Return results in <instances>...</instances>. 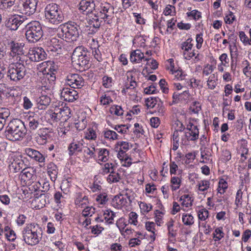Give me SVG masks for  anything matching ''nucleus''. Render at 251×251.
<instances>
[{
    "label": "nucleus",
    "instance_id": "nucleus-40",
    "mask_svg": "<svg viewBox=\"0 0 251 251\" xmlns=\"http://www.w3.org/2000/svg\"><path fill=\"white\" fill-rule=\"evenodd\" d=\"M118 133L124 134L127 133L129 126L127 125H119L112 126Z\"/></svg>",
    "mask_w": 251,
    "mask_h": 251
},
{
    "label": "nucleus",
    "instance_id": "nucleus-43",
    "mask_svg": "<svg viewBox=\"0 0 251 251\" xmlns=\"http://www.w3.org/2000/svg\"><path fill=\"white\" fill-rule=\"evenodd\" d=\"M109 112L111 114H115L117 116H121L123 114L124 110L121 106L114 105L110 108Z\"/></svg>",
    "mask_w": 251,
    "mask_h": 251
},
{
    "label": "nucleus",
    "instance_id": "nucleus-23",
    "mask_svg": "<svg viewBox=\"0 0 251 251\" xmlns=\"http://www.w3.org/2000/svg\"><path fill=\"white\" fill-rule=\"evenodd\" d=\"M37 108L39 109H45L50 102V99L47 95H42L36 99Z\"/></svg>",
    "mask_w": 251,
    "mask_h": 251
},
{
    "label": "nucleus",
    "instance_id": "nucleus-34",
    "mask_svg": "<svg viewBox=\"0 0 251 251\" xmlns=\"http://www.w3.org/2000/svg\"><path fill=\"white\" fill-rule=\"evenodd\" d=\"M218 81L217 76L214 74H212L207 80V86L209 89L213 90L217 85V81Z\"/></svg>",
    "mask_w": 251,
    "mask_h": 251
},
{
    "label": "nucleus",
    "instance_id": "nucleus-42",
    "mask_svg": "<svg viewBox=\"0 0 251 251\" xmlns=\"http://www.w3.org/2000/svg\"><path fill=\"white\" fill-rule=\"evenodd\" d=\"M228 184L226 181L224 179H221L219 181L218 188V193L220 194H224L227 188Z\"/></svg>",
    "mask_w": 251,
    "mask_h": 251
},
{
    "label": "nucleus",
    "instance_id": "nucleus-2",
    "mask_svg": "<svg viewBox=\"0 0 251 251\" xmlns=\"http://www.w3.org/2000/svg\"><path fill=\"white\" fill-rule=\"evenodd\" d=\"M27 130L21 120L14 119L10 122L6 128L5 136L10 141L20 140L25 135Z\"/></svg>",
    "mask_w": 251,
    "mask_h": 251
},
{
    "label": "nucleus",
    "instance_id": "nucleus-22",
    "mask_svg": "<svg viewBox=\"0 0 251 251\" xmlns=\"http://www.w3.org/2000/svg\"><path fill=\"white\" fill-rule=\"evenodd\" d=\"M20 175L22 179L24 181L33 180L35 177V170L32 167L24 168L22 171Z\"/></svg>",
    "mask_w": 251,
    "mask_h": 251
},
{
    "label": "nucleus",
    "instance_id": "nucleus-27",
    "mask_svg": "<svg viewBox=\"0 0 251 251\" xmlns=\"http://www.w3.org/2000/svg\"><path fill=\"white\" fill-rule=\"evenodd\" d=\"M193 129L187 130L185 136L190 141H195L199 138V130L198 127H193Z\"/></svg>",
    "mask_w": 251,
    "mask_h": 251
},
{
    "label": "nucleus",
    "instance_id": "nucleus-53",
    "mask_svg": "<svg viewBox=\"0 0 251 251\" xmlns=\"http://www.w3.org/2000/svg\"><path fill=\"white\" fill-rule=\"evenodd\" d=\"M116 225L121 231L124 230L127 226L125 219L123 217L119 218L117 221Z\"/></svg>",
    "mask_w": 251,
    "mask_h": 251
},
{
    "label": "nucleus",
    "instance_id": "nucleus-63",
    "mask_svg": "<svg viewBox=\"0 0 251 251\" xmlns=\"http://www.w3.org/2000/svg\"><path fill=\"white\" fill-rule=\"evenodd\" d=\"M4 235L6 238L9 241L13 242L16 239V233L13 229H11Z\"/></svg>",
    "mask_w": 251,
    "mask_h": 251
},
{
    "label": "nucleus",
    "instance_id": "nucleus-48",
    "mask_svg": "<svg viewBox=\"0 0 251 251\" xmlns=\"http://www.w3.org/2000/svg\"><path fill=\"white\" fill-rule=\"evenodd\" d=\"M113 101L109 96L104 94L100 98V103L103 105H108Z\"/></svg>",
    "mask_w": 251,
    "mask_h": 251
},
{
    "label": "nucleus",
    "instance_id": "nucleus-38",
    "mask_svg": "<svg viewBox=\"0 0 251 251\" xmlns=\"http://www.w3.org/2000/svg\"><path fill=\"white\" fill-rule=\"evenodd\" d=\"M174 126H175V131L174 132V137L175 136L176 138V137L178 136V134H177L178 132L183 131L185 129V126L182 122L179 120L176 121Z\"/></svg>",
    "mask_w": 251,
    "mask_h": 251
},
{
    "label": "nucleus",
    "instance_id": "nucleus-3",
    "mask_svg": "<svg viewBox=\"0 0 251 251\" xmlns=\"http://www.w3.org/2000/svg\"><path fill=\"white\" fill-rule=\"evenodd\" d=\"M23 240L28 245L38 244L42 237V230L40 226L33 223L26 225L22 230Z\"/></svg>",
    "mask_w": 251,
    "mask_h": 251
},
{
    "label": "nucleus",
    "instance_id": "nucleus-58",
    "mask_svg": "<svg viewBox=\"0 0 251 251\" xmlns=\"http://www.w3.org/2000/svg\"><path fill=\"white\" fill-rule=\"evenodd\" d=\"M9 116V112L7 109L1 108L0 109V120L5 123L6 119Z\"/></svg>",
    "mask_w": 251,
    "mask_h": 251
},
{
    "label": "nucleus",
    "instance_id": "nucleus-52",
    "mask_svg": "<svg viewBox=\"0 0 251 251\" xmlns=\"http://www.w3.org/2000/svg\"><path fill=\"white\" fill-rule=\"evenodd\" d=\"M136 85V82L135 80H131L129 84L127 83L125 85L124 88L122 90V93H126L129 90L134 89Z\"/></svg>",
    "mask_w": 251,
    "mask_h": 251
},
{
    "label": "nucleus",
    "instance_id": "nucleus-26",
    "mask_svg": "<svg viewBox=\"0 0 251 251\" xmlns=\"http://www.w3.org/2000/svg\"><path fill=\"white\" fill-rule=\"evenodd\" d=\"M58 173L57 167L53 163L50 162L48 165V174L52 181H55Z\"/></svg>",
    "mask_w": 251,
    "mask_h": 251
},
{
    "label": "nucleus",
    "instance_id": "nucleus-62",
    "mask_svg": "<svg viewBox=\"0 0 251 251\" xmlns=\"http://www.w3.org/2000/svg\"><path fill=\"white\" fill-rule=\"evenodd\" d=\"M140 208L142 211L147 213L152 209V205L151 204H147L144 202H141L139 204Z\"/></svg>",
    "mask_w": 251,
    "mask_h": 251
},
{
    "label": "nucleus",
    "instance_id": "nucleus-25",
    "mask_svg": "<svg viewBox=\"0 0 251 251\" xmlns=\"http://www.w3.org/2000/svg\"><path fill=\"white\" fill-rule=\"evenodd\" d=\"M144 58V53L139 50L132 51L130 53V60L132 63H139Z\"/></svg>",
    "mask_w": 251,
    "mask_h": 251
},
{
    "label": "nucleus",
    "instance_id": "nucleus-30",
    "mask_svg": "<svg viewBox=\"0 0 251 251\" xmlns=\"http://www.w3.org/2000/svg\"><path fill=\"white\" fill-rule=\"evenodd\" d=\"M121 179L120 174L116 172L114 170L111 171L107 178V181L110 183H116Z\"/></svg>",
    "mask_w": 251,
    "mask_h": 251
},
{
    "label": "nucleus",
    "instance_id": "nucleus-51",
    "mask_svg": "<svg viewBox=\"0 0 251 251\" xmlns=\"http://www.w3.org/2000/svg\"><path fill=\"white\" fill-rule=\"evenodd\" d=\"M96 201L100 204H104L108 201L107 195L105 193L100 194L97 196Z\"/></svg>",
    "mask_w": 251,
    "mask_h": 251
},
{
    "label": "nucleus",
    "instance_id": "nucleus-50",
    "mask_svg": "<svg viewBox=\"0 0 251 251\" xmlns=\"http://www.w3.org/2000/svg\"><path fill=\"white\" fill-rule=\"evenodd\" d=\"M201 110V105L198 101H194L190 107V110L194 114H198Z\"/></svg>",
    "mask_w": 251,
    "mask_h": 251
},
{
    "label": "nucleus",
    "instance_id": "nucleus-15",
    "mask_svg": "<svg viewBox=\"0 0 251 251\" xmlns=\"http://www.w3.org/2000/svg\"><path fill=\"white\" fill-rule=\"evenodd\" d=\"M61 96L64 100L73 102L78 98V93L74 89L63 87L61 91Z\"/></svg>",
    "mask_w": 251,
    "mask_h": 251
},
{
    "label": "nucleus",
    "instance_id": "nucleus-56",
    "mask_svg": "<svg viewBox=\"0 0 251 251\" xmlns=\"http://www.w3.org/2000/svg\"><path fill=\"white\" fill-rule=\"evenodd\" d=\"M118 153L117 154L118 157L120 159H125L126 160V162L127 164V166H129L131 164V162L129 160H130V158H128V157L125 158V153L126 151H124L122 150H120L118 148Z\"/></svg>",
    "mask_w": 251,
    "mask_h": 251
},
{
    "label": "nucleus",
    "instance_id": "nucleus-29",
    "mask_svg": "<svg viewBox=\"0 0 251 251\" xmlns=\"http://www.w3.org/2000/svg\"><path fill=\"white\" fill-rule=\"evenodd\" d=\"M161 100L158 97H151L147 98L146 100V104L148 108H155V106L158 104L159 101Z\"/></svg>",
    "mask_w": 251,
    "mask_h": 251
},
{
    "label": "nucleus",
    "instance_id": "nucleus-55",
    "mask_svg": "<svg viewBox=\"0 0 251 251\" xmlns=\"http://www.w3.org/2000/svg\"><path fill=\"white\" fill-rule=\"evenodd\" d=\"M186 14L188 17H192L195 20H197L201 18V13L197 10H192L190 12H187Z\"/></svg>",
    "mask_w": 251,
    "mask_h": 251
},
{
    "label": "nucleus",
    "instance_id": "nucleus-57",
    "mask_svg": "<svg viewBox=\"0 0 251 251\" xmlns=\"http://www.w3.org/2000/svg\"><path fill=\"white\" fill-rule=\"evenodd\" d=\"M89 228L91 229V233L93 234L99 235L100 234L101 231L104 229V228L99 225H96L94 226H90Z\"/></svg>",
    "mask_w": 251,
    "mask_h": 251
},
{
    "label": "nucleus",
    "instance_id": "nucleus-32",
    "mask_svg": "<svg viewBox=\"0 0 251 251\" xmlns=\"http://www.w3.org/2000/svg\"><path fill=\"white\" fill-rule=\"evenodd\" d=\"M24 166V162L22 160H14L10 165L11 169H13L15 173L20 171Z\"/></svg>",
    "mask_w": 251,
    "mask_h": 251
},
{
    "label": "nucleus",
    "instance_id": "nucleus-31",
    "mask_svg": "<svg viewBox=\"0 0 251 251\" xmlns=\"http://www.w3.org/2000/svg\"><path fill=\"white\" fill-rule=\"evenodd\" d=\"M102 133L104 138L107 139L115 140L118 139V135L113 130L106 129Z\"/></svg>",
    "mask_w": 251,
    "mask_h": 251
},
{
    "label": "nucleus",
    "instance_id": "nucleus-1",
    "mask_svg": "<svg viewBox=\"0 0 251 251\" xmlns=\"http://www.w3.org/2000/svg\"><path fill=\"white\" fill-rule=\"evenodd\" d=\"M80 29L78 23L70 21L59 26L57 36L68 42L76 41L79 38Z\"/></svg>",
    "mask_w": 251,
    "mask_h": 251
},
{
    "label": "nucleus",
    "instance_id": "nucleus-13",
    "mask_svg": "<svg viewBox=\"0 0 251 251\" xmlns=\"http://www.w3.org/2000/svg\"><path fill=\"white\" fill-rule=\"evenodd\" d=\"M24 22V18L19 15H12L6 21L5 25L10 30H16Z\"/></svg>",
    "mask_w": 251,
    "mask_h": 251
},
{
    "label": "nucleus",
    "instance_id": "nucleus-11",
    "mask_svg": "<svg viewBox=\"0 0 251 251\" xmlns=\"http://www.w3.org/2000/svg\"><path fill=\"white\" fill-rule=\"evenodd\" d=\"M27 121L30 131L40 129L43 125L40 116L38 114L33 112L29 114Z\"/></svg>",
    "mask_w": 251,
    "mask_h": 251
},
{
    "label": "nucleus",
    "instance_id": "nucleus-20",
    "mask_svg": "<svg viewBox=\"0 0 251 251\" xmlns=\"http://www.w3.org/2000/svg\"><path fill=\"white\" fill-rule=\"evenodd\" d=\"M127 203L126 198L123 194H119L112 199L111 204L115 208L121 209L126 206Z\"/></svg>",
    "mask_w": 251,
    "mask_h": 251
},
{
    "label": "nucleus",
    "instance_id": "nucleus-21",
    "mask_svg": "<svg viewBox=\"0 0 251 251\" xmlns=\"http://www.w3.org/2000/svg\"><path fill=\"white\" fill-rule=\"evenodd\" d=\"M25 152L28 156L34 159L36 161L40 163H43L45 162V156L38 151L31 148H28L26 149Z\"/></svg>",
    "mask_w": 251,
    "mask_h": 251
},
{
    "label": "nucleus",
    "instance_id": "nucleus-49",
    "mask_svg": "<svg viewBox=\"0 0 251 251\" xmlns=\"http://www.w3.org/2000/svg\"><path fill=\"white\" fill-rule=\"evenodd\" d=\"M85 137L88 140H95L97 137L95 131L93 128H89L85 132Z\"/></svg>",
    "mask_w": 251,
    "mask_h": 251
},
{
    "label": "nucleus",
    "instance_id": "nucleus-19",
    "mask_svg": "<svg viewBox=\"0 0 251 251\" xmlns=\"http://www.w3.org/2000/svg\"><path fill=\"white\" fill-rule=\"evenodd\" d=\"M95 7L93 0H82L79 3V9L86 14L91 13Z\"/></svg>",
    "mask_w": 251,
    "mask_h": 251
},
{
    "label": "nucleus",
    "instance_id": "nucleus-9",
    "mask_svg": "<svg viewBox=\"0 0 251 251\" xmlns=\"http://www.w3.org/2000/svg\"><path fill=\"white\" fill-rule=\"evenodd\" d=\"M114 8L110 3L107 2L101 3L100 8L99 17L104 20L107 24H110L114 17Z\"/></svg>",
    "mask_w": 251,
    "mask_h": 251
},
{
    "label": "nucleus",
    "instance_id": "nucleus-64",
    "mask_svg": "<svg viewBox=\"0 0 251 251\" xmlns=\"http://www.w3.org/2000/svg\"><path fill=\"white\" fill-rule=\"evenodd\" d=\"M138 215L135 212H131L129 214V222L134 225H136L137 223Z\"/></svg>",
    "mask_w": 251,
    "mask_h": 251
},
{
    "label": "nucleus",
    "instance_id": "nucleus-17",
    "mask_svg": "<svg viewBox=\"0 0 251 251\" xmlns=\"http://www.w3.org/2000/svg\"><path fill=\"white\" fill-rule=\"evenodd\" d=\"M50 132L47 128H40L38 131L37 135L36 137V141L39 144H45L48 139L50 138Z\"/></svg>",
    "mask_w": 251,
    "mask_h": 251
},
{
    "label": "nucleus",
    "instance_id": "nucleus-35",
    "mask_svg": "<svg viewBox=\"0 0 251 251\" xmlns=\"http://www.w3.org/2000/svg\"><path fill=\"white\" fill-rule=\"evenodd\" d=\"M182 222L184 225L192 226L194 223L193 216L190 214H183L182 217Z\"/></svg>",
    "mask_w": 251,
    "mask_h": 251
},
{
    "label": "nucleus",
    "instance_id": "nucleus-54",
    "mask_svg": "<svg viewBox=\"0 0 251 251\" xmlns=\"http://www.w3.org/2000/svg\"><path fill=\"white\" fill-rule=\"evenodd\" d=\"M112 78L108 76H104L102 77V85L107 88H110L112 85Z\"/></svg>",
    "mask_w": 251,
    "mask_h": 251
},
{
    "label": "nucleus",
    "instance_id": "nucleus-5",
    "mask_svg": "<svg viewBox=\"0 0 251 251\" xmlns=\"http://www.w3.org/2000/svg\"><path fill=\"white\" fill-rule=\"evenodd\" d=\"M25 27V36L29 42L36 43L43 37V30L39 22L33 21L27 24Z\"/></svg>",
    "mask_w": 251,
    "mask_h": 251
},
{
    "label": "nucleus",
    "instance_id": "nucleus-60",
    "mask_svg": "<svg viewBox=\"0 0 251 251\" xmlns=\"http://www.w3.org/2000/svg\"><path fill=\"white\" fill-rule=\"evenodd\" d=\"M221 64H223L225 67H227L229 63V58L227 54L226 53H222L219 58Z\"/></svg>",
    "mask_w": 251,
    "mask_h": 251
},
{
    "label": "nucleus",
    "instance_id": "nucleus-7",
    "mask_svg": "<svg viewBox=\"0 0 251 251\" xmlns=\"http://www.w3.org/2000/svg\"><path fill=\"white\" fill-rule=\"evenodd\" d=\"M46 19L49 22L54 25H58L64 20L63 14L59 6L55 3L48 4L45 9Z\"/></svg>",
    "mask_w": 251,
    "mask_h": 251
},
{
    "label": "nucleus",
    "instance_id": "nucleus-44",
    "mask_svg": "<svg viewBox=\"0 0 251 251\" xmlns=\"http://www.w3.org/2000/svg\"><path fill=\"white\" fill-rule=\"evenodd\" d=\"M115 167L114 164L112 163H107L104 164L102 169V174L105 175L108 173H110L111 171L115 170Z\"/></svg>",
    "mask_w": 251,
    "mask_h": 251
},
{
    "label": "nucleus",
    "instance_id": "nucleus-39",
    "mask_svg": "<svg viewBox=\"0 0 251 251\" xmlns=\"http://www.w3.org/2000/svg\"><path fill=\"white\" fill-rule=\"evenodd\" d=\"M199 191H205L210 187V181L207 180H201L198 182L197 185Z\"/></svg>",
    "mask_w": 251,
    "mask_h": 251
},
{
    "label": "nucleus",
    "instance_id": "nucleus-6",
    "mask_svg": "<svg viewBox=\"0 0 251 251\" xmlns=\"http://www.w3.org/2000/svg\"><path fill=\"white\" fill-rule=\"evenodd\" d=\"M89 56L90 54L86 48L83 46H79L74 50L72 55V60L83 70H86L89 68L91 65Z\"/></svg>",
    "mask_w": 251,
    "mask_h": 251
},
{
    "label": "nucleus",
    "instance_id": "nucleus-16",
    "mask_svg": "<svg viewBox=\"0 0 251 251\" xmlns=\"http://www.w3.org/2000/svg\"><path fill=\"white\" fill-rule=\"evenodd\" d=\"M82 140L77 141L74 140L68 147L69 154L70 156L77 155L79 152L82 151Z\"/></svg>",
    "mask_w": 251,
    "mask_h": 251
},
{
    "label": "nucleus",
    "instance_id": "nucleus-18",
    "mask_svg": "<svg viewBox=\"0 0 251 251\" xmlns=\"http://www.w3.org/2000/svg\"><path fill=\"white\" fill-rule=\"evenodd\" d=\"M74 200L75 204L77 207L84 208L89 203L88 197L81 192H76Z\"/></svg>",
    "mask_w": 251,
    "mask_h": 251
},
{
    "label": "nucleus",
    "instance_id": "nucleus-61",
    "mask_svg": "<svg viewBox=\"0 0 251 251\" xmlns=\"http://www.w3.org/2000/svg\"><path fill=\"white\" fill-rule=\"evenodd\" d=\"M145 60L147 61V64L150 66L151 69L155 70L158 68V63L155 59L146 58Z\"/></svg>",
    "mask_w": 251,
    "mask_h": 251
},
{
    "label": "nucleus",
    "instance_id": "nucleus-8",
    "mask_svg": "<svg viewBox=\"0 0 251 251\" xmlns=\"http://www.w3.org/2000/svg\"><path fill=\"white\" fill-rule=\"evenodd\" d=\"M23 43H19L14 41H11L8 44V47L10 50L9 55L12 57L10 61H25L26 64L27 56L24 54Z\"/></svg>",
    "mask_w": 251,
    "mask_h": 251
},
{
    "label": "nucleus",
    "instance_id": "nucleus-12",
    "mask_svg": "<svg viewBox=\"0 0 251 251\" xmlns=\"http://www.w3.org/2000/svg\"><path fill=\"white\" fill-rule=\"evenodd\" d=\"M22 1L23 13L30 16L36 12L39 0H22Z\"/></svg>",
    "mask_w": 251,
    "mask_h": 251
},
{
    "label": "nucleus",
    "instance_id": "nucleus-47",
    "mask_svg": "<svg viewBox=\"0 0 251 251\" xmlns=\"http://www.w3.org/2000/svg\"><path fill=\"white\" fill-rule=\"evenodd\" d=\"M100 26V22L98 17L93 18L89 20L88 23V26L93 27L97 29H99Z\"/></svg>",
    "mask_w": 251,
    "mask_h": 251
},
{
    "label": "nucleus",
    "instance_id": "nucleus-33",
    "mask_svg": "<svg viewBox=\"0 0 251 251\" xmlns=\"http://www.w3.org/2000/svg\"><path fill=\"white\" fill-rule=\"evenodd\" d=\"M192 38H188L181 44V48L183 50V52H185L187 55H188V50H191L193 47V44L192 43Z\"/></svg>",
    "mask_w": 251,
    "mask_h": 251
},
{
    "label": "nucleus",
    "instance_id": "nucleus-28",
    "mask_svg": "<svg viewBox=\"0 0 251 251\" xmlns=\"http://www.w3.org/2000/svg\"><path fill=\"white\" fill-rule=\"evenodd\" d=\"M98 151V161L105 162L109 158V152L106 149H99Z\"/></svg>",
    "mask_w": 251,
    "mask_h": 251
},
{
    "label": "nucleus",
    "instance_id": "nucleus-36",
    "mask_svg": "<svg viewBox=\"0 0 251 251\" xmlns=\"http://www.w3.org/2000/svg\"><path fill=\"white\" fill-rule=\"evenodd\" d=\"M186 74L180 69H176L174 66V80H184Z\"/></svg>",
    "mask_w": 251,
    "mask_h": 251
},
{
    "label": "nucleus",
    "instance_id": "nucleus-45",
    "mask_svg": "<svg viewBox=\"0 0 251 251\" xmlns=\"http://www.w3.org/2000/svg\"><path fill=\"white\" fill-rule=\"evenodd\" d=\"M198 216L200 220L204 221L209 217V211L205 208H202L199 211Z\"/></svg>",
    "mask_w": 251,
    "mask_h": 251
},
{
    "label": "nucleus",
    "instance_id": "nucleus-24",
    "mask_svg": "<svg viewBox=\"0 0 251 251\" xmlns=\"http://www.w3.org/2000/svg\"><path fill=\"white\" fill-rule=\"evenodd\" d=\"M16 0H0V8L8 12L13 11L16 6Z\"/></svg>",
    "mask_w": 251,
    "mask_h": 251
},
{
    "label": "nucleus",
    "instance_id": "nucleus-59",
    "mask_svg": "<svg viewBox=\"0 0 251 251\" xmlns=\"http://www.w3.org/2000/svg\"><path fill=\"white\" fill-rule=\"evenodd\" d=\"M117 149H118V148L120 150H122L124 151H126L129 149V144L126 142H119L117 143Z\"/></svg>",
    "mask_w": 251,
    "mask_h": 251
},
{
    "label": "nucleus",
    "instance_id": "nucleus-10",
    "mask_svg": "<svg viewBox=\"0 0 251 251\" xmlns=\"http://www.w3.org/2000/svg\"><path fill=\"white\" fill-rule=\"evenodd\" d=\"M85 84L84 79L78 74H69L65 78V85L74 89H80Z\"/></svg>",
    "mask_w": 251,
    "mask_h": 251
},
{
    "label": "nucleus",
    "instance_id": "nucleus-14",
    "mask_svg": "<svg viewBox=\"0 0 251 251\" xmlns=\"http://www.w3.org/2000/svg\"><path fill=\"white\" fill-rule=\"evenodd\" d=\"M46 53L41 48H34L29 50L28 57L32 61L39 62L46 58Z\"/></svg>",
    "mask_w": 251,
    "mask_h": 251
},
{
    "label": "nucleus",
    "instance_id": "nucleus-4",
    "mask_svg": "<svg viewBox=\"0 0 251 251\" xmlns=\"http://www.w3.org/2000/svg\"><path fill=\"white\" fill-rule=\"evenodd\" d=\"M25 61H10L7 71V77L12 81L18 82L25 75Z\"/></svg>",
    "mask_w": 251,
    "mask_h": 251
},
{
    "label": "nucleus",
    "instance_id": "nucleus-37",
    "mask_svg": "<svg viewBox=\"0 0 251 251\" xmlns=\"http://www.w3.org/2000/svg\"><path fill=\"white\" fill-rule=\"evenodd\" d=\"M222 227L216 228L213 233V237L215 241H218L224 237L225 233L223 232Z\"/></svg>",
    "mask_w": 251,
    "mask_h": 251
},
{
    "label": "nucleus",
    "instance_id": "nucleus-41",
    "mask_svg": "<svg viewBox=\"0 0 251 251\" xmlns=\"http://www.w3.org/2000/svg\"><path fill=\"white\" fill-rule=\"evenodd\" d=\"M152 113H157V115L162 116L164 115L165 112V107L163 106V103L161 101H159L158 104L153 108L152 112Z\"/></svg>",
    "mask_w": 251,
    "mask_h": 251
},
{
    "label": "nucleus",
    "instance_id": "nucleus-46",
    "mask_svg": "<svg viewBox=\"0 0 251 251\" xmlns=\"http://www.w3.org/2000/svg\"><path fill=\"white\" fill-rule=\"evenodd\" d=\"M94 213L95 208L86 205L82 212V215L84 217H91Z\"/></svg>",
    "mask_w": 251,
    "mask_h": 251
}]
</instances>
